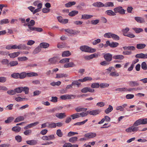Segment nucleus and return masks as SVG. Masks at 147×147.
Segmentation results:
<instances>
[{"label": "nucleus", "mask_w": 147, "mask_h": 147, "mask_svg": "<svg viewBox=\"0 0 147 147\" xmlns=\"http://www.w3.org/2000/svg\"><path fill=\"white\" fill-rule=\"evenodd\" d=\"M71 55V53L69 51H63L62 53V56L63 57H68Z\"/></svg>", "instance_id": "nucleus-28"}, {"label": "nucleus", "mask_w": 147, "mask_h": 147, "mask_svg": "<svg viewBox=\"0 0 147 147\" xmlns=\"http://www.w3.org/2000/svg\"><path fill=\"white\" fill-rule=\"evenodd\" d=\"M109 61H107L106 60L101 62L100 63V64L102 66H105L109 65L110 63Z\"/></svg>", "instance_id": "nucleus-62"}, {"label": "nucleus", "mask_w": 147, "mask_h": 147, "mask_svg": "<svg viewBox=\"0 0 147 147\" xmlns=\"http://www.w3.org/2000/svg\"><path fill=\"white\" fill-rule=\"evenodd\" d=\"M49 46V44L46 42H42L40 44V46L41 48L46 49Z\"/></svg>", "instance_id": "nucleus-22"}, {"label": "nucleus", "mask_w": 147, "mask_h": 147, "mask_svg": "<svg viewBox=\"0 0 147 147\" xmlns=\"http://www.w3.org/2000/svg\"><path fill=\"white\" fill-rule=\"evenodd\" d=\"M71 117L72 118V119H74L80 117L79 113H77L72 115H71Z\"/></svg>", "instance_id": "nucleus-46"}, {"label": "nucleus", "mask_w": 147, "mask_h": 147, "mask_svg": "<svg viewBox=\"0 0 147 147\" xmlns=\"http://www.w3.org/2000/svg\"><path fill=\"white\" fill-rule=\"evenodd\" d=\"M39 123V122L38 121H36L34 123H30L29 124H28V126H29V127H30V128L32 127L35 126L38 124Z\"/></svg>", "instance_id": "nucleus-60"}, {"label": "nucleus", "mask_w": 147, "mask_h": 147, "mask_svg": "<svg viewBox=\"0 0 147 147\" xmlns=\"http://www.w3.org/2000/svg\"><path fill=\"white\" fill-rule=\"evenodd\" d=\"M128 85L130 87H134L139 86V83L138 81H130L127 83Z\"/></svg>", "instance_id": "nucleus-8"}, {"label": "nucleus", "mask_w": 147, "mask_h": 147, "mask_svg": "<svg viewBox=\"0 0 147 147\" xmlns=\"http://www.w3.org/2000/svg\"><path fill=\"white\" fill-rule=\"evenodd\" d=\"M68 76V75L67 74H56V78H61L63 77H67Z\"/></svg>", "instance_id": "nucleus-25"}, {"label": "nucleus", "mask_w": 147, "mask_h": 147, "mask_svg": "<svg viewBox=\"0 0 147 147\" xmlns=\"http://www.w3.org/2000/svg\"><path fill=\"white\" fill-rule=\"evenodd\" d=\"M21 128L20 127L18 126L14 127L12 129V130L13 131L16 132H19L21 130Z\"/></svg>", "instance_id": "nucleus-36"}, {"label": "nucleus", "mask_w": 147, "mask_h": 147, "mask_svg": "<svg viewBox=\"0 0 147 147\" xmlns=\"http://www.w3.org/2000/svg\"><path fill=\"white\" fill-rule=\"evenodd\" d=\"M101 111L99 109H96L90 111H88L89 114L93 115H97Z\"/></svg>", "instance_id": "nucleus-12"}, {"label": "nucleus", "mask_w": 147, "mask_h": 147, "mask_svg": "<svg viewBox=\"0 0 147 147\" xmlns=\"http://www.w3.org/2000/svg\"><path fill=\"white\" fill-rule=\"evenodd\" d=\"M105 13L111 16H115L116 15L115 12L111 10H109L106 11Z\"/></svg>", "instance_id": "nucleus-24"}, {"label": "nucleus", "mask_w": 147, "mask_h": 147, "mask_svg": "<svg viewBox=\"0 0 147 147\" xmlns=\"http://www.w3.org/2000/svg\"><path fill=\"white\" fill-rule=\"evenodd\" d=\"M78 13V11H72L69 13V15L70 16L73 17L77 14Z\"/></svg>", "instance_id": "nucleus-37"}, {"label": "nucleus", "mask_w": 147, "mask_h": 147, "mask_svg": "<svg viewBox=\"0 0 147 147\" xmlns=\"http://www.w3.org/2000/svg\"><path fill=\"white\" fill-rule=\"evenodd\" d=\"M55 116L59 119H62L66 117L65 113H57L56 114Z\"/></svg>", "instance_id": "nucleus-17"}, {"label": "nucleus", "mask_w": 147, "mask_h": 147, "mask_svg": "<svg viewBox=\"0 0 147 147\" xmlns=\"http://www.w3.org/2000/svg\"><path fill=\"white\" fill-rule=\"evenodd\" d=\"M19 76L20 79H24L26 76V73L25 72H23L20 74H19Z\"/></svg>", "instance_id": "nucleus-43"}, {"label": "nucleus", "mask_w": 147, "mask_h": 147, "mask_svg": "<svg viewBox=\"0 0 147 147\" xmlns=\"http://www.w3.org/2000/svg\"><path fill=\"white\" fill-rule=\"evenodd\" d=\"M96 136V134L94 133H89L85 134L84 136L85 137L88 138H94Z\"/></svg>", "instance_id": "nucleus-13"}, {"label": "nucleus", "mask_w": 147, "mask_h": 147, "mask_svg": "<svg viewBox=\"0 0 147 147\" xmlns=\"http://www.w3.org/2000/svg\"><path fill=\"white\" fill-rule=\"evenodd\" d=\"M112 34L113 33L111 32L106 33L104 34V36L105 38H111Z\"/></svg>", "instance_id": "nucleus-50"}, {"label": "nucleus", "mask_w": 147, "mask_h": 147, "mask_svg": "<svg viewBox=\"0 0 147 147\" xmlns=\"http://www.w3.org/2000/svg\"><path fill=\"white\" fill-rule=\"evenodd\" d=\"M65 31L66 32H67L68 33L73 34H76V32L74 31V30L69 29H65Z\"/></svg>", "instance_id": "nucleus-39"}, {"label": "nucleus", "mask_w": 147, "mask_h": 147, "mask_svg": "<svg viewBox=\"0 0 147 147\" xmlns=\"http://www.w3.org/2000/svg\"><path fill=\"white\" fill-rule=\"evenodd\" d=\"M104 57L105 60L109 62L112 60V56L111 54L108 53L104 54Z\"/></svg>", "instance_id": "nucleus-9"}, {"label": "nucleus", "mask_w": 147, "mask_h": 147, "mask_svg": "<svg viewBox=\"0 0 147 147\" xmlns=\"http://www.w3.org/2000/svg\"><path fill=\"white\" fill-rule=\"evenodd\" d=\"M78 139L77 137H73L69 139V141L72 143H75L77 141Z\"/></svg>", "instance_id": "nucleus-33"}, {"label": "nucleus", "mask_w": 147, "mask_h": 147, "mask_svg": "<svg viewBox=\"0 0 147 147\" xmlns=\"http://www.w3.org/2000/svg\"><path fill=\"white\" fill-rule=\"evenodd\" d=\"M31 31H35L38 32H40L42 31L43 29L40 28L34 27L33 28H32V30H31Z\"/></svg>", "instance_id": "nucleus-45"}, {"label": "nucleus", "mask_w": 147, "mask_h": 147, "mask_svg": "<svg viewBox=\"0 0 147 147\" xmlns=\"http://www.w3.org/2000/svg\"><path fill=\"white\" fill-rule=\"evenodd\" d=\"M100 86L99 84L98 83H92L91 85L92 88H98Z\"/></svg>", "instance_id": "nucleus-49"}, {"label": "nucleus", "mask_w": 147, "mask_h": 147, "mask_svg": "<svg viewBox=\"0 0 147 147\" xmlns=\"http://www.w3.org/2000/svg\"><path fill=\"white\" fill-rule=\"evenodd\" d=\"M95 54H91L89 55H87L84 57L85 59L88 60L93 58L95 57Z\"/></svg>", "instance_id": "nucleus-35"}, {"label": "nucleus", "mask_w": 147, "mask_h": 147, "mask_svg": "<svg viewBox=\"0 0 147 147\" xmlns=\"http://www.w3.org/2000/svg\"><path fill=\"white\" fill-rule=\"evenodd\" d=\"M92 5L94 7H102L105 6V4L99 2L94 3Z\"/></svg>", "instance_id": "nucleus-16"}, {"label": "nucleus", "mask_w": 147, "mask_h": 147, "mask_svg": "<svg viewBox=\"0 0 147 147\" xmlns=\"http://www.w3.org/2000/svg\"><path fill=\"white\" fill-rule=\"evenodd\" d=\"M88 120V119H86L83 121L76 123L74 124V125H80L84 124Z\"/></svg>", "instance_id": "nucleus-44"}, {"label": "nucleus", "mask_w": 147, "mask_h": 147, "mask_svg": "<svg viewBox=\"0 0 147 147\" xmlns=\"http://www.w3.org/2000/svg\"><path fill=\"white\" fill-rule=\"evenodd\" d=\"M133 125L136 126H138L140 125H142L141 119H139L136 121L133 124Z\"/></svg>", "instance_id": "nucleus-48"}, {"label": "nucleus", "mask_w": 147, "mask_h": 147, "mask_svg": "<svg viewBox=\"0 0 147 147\" xmlns=\"http://www.w3.org/2000/svg\"><path fill=\"white\" fill-rule=\"evenodd\" d=\"M113 58L115 59L122 60L124 59V57L122 55H118L113 56Z\"/></svg>", "instance_id": "nucleus-23"}, {"label": "nucleus", "mask_w": 147, "mask_h": 147, "mask_svg": "<svg viewBox=\"0 0 147 147\" xmlns=\"http://www.w3.org/2000/svg\"><path fill=\"white\" fill-rule=\"evenodd\" d=\"M12 49H18L20 50L26 49L27 48V47L25 45L20 44L18 45H12Z\"/></svg>", "instance_id": "nucleus-6"}, {"label": "nucleus", "mask_w": 147, "mask_h": 147, "mask_svg": "<svg viewBox=\"0 0 147 147\" xmlns=\"http://www.w3.org/2000/svg\"><path fill=\"white\" fill-rule=\"evenodd\" d=\"M93 16L92 15L88 14H84L82 15L81 19H90Z\"/></svg>", "instance_id": "nucleus-38"}, {"label": "nucleus", "mask_w": 147, "mask_h": 147, "mask_svg": "<svg viewBox=\"0 0 147 147\" xmlns=\"http://www.w3.org/2000/svg\"><path fill=\"white\" fill-rule=\"evenodd\" d=\"M76 96V95H74L66 94L61 96L60 98L62 100H65L70 99H74L75 98Z\"/></svg>", "instance_id": "nucleus-7"}, {"label": "nucleus", "mask_w": 147, "mask_h": 147, "mask_svg": "<svg viewBox=\"0 0 147 147\" xmlns=\"http://www.w3.org/2000/svg\"><path fill=\"white\" fill-rule=\"evenodd\" d=\"M58 21L60 23L63 24H66L68 23V20L67 19H63L61 16H58L57 17Z\"/></svg>", "instance_id": "nucleus-10"}, {"label": "nucleus", "mask_w": 147, "mask_h": 147, "mask_svg": "<svg viewBox=\"0 0 147 147\" xmlns=\"http://www.w3.org/2000/svg\"><path fill=\"white\" fill-rule=\"evenodd\" d=\"M9 23V20L7 19H4L0 21V24L1 25L4 24H8Z\"/></svg>", "instance_id": "nucleus-47"}, {"label": "nucleus", "mask_w": 147, "mask_h": 147, "mask_svg": "<svg viewBox=\"0 0 147 147\" xmlns=\"http://www.w3.org/2000/svg\"><path fill=\"white\" fill-rule=\"evenodd\" d=\"M113 10L115 13H119L121 15L125 14V10L123 9L122 7L119 6L115 8Z\"/></svg>", "instance_id": "nucleus-4"}, {"label": "nucleus", "mask_w": 147, "mask_h": 147, "mask_svg": "<svg viewBox=\"0 0 147 147\" xmlns=\"http://www.w3.org/2000/svg\"><path fill=\"white\" fill-rule=\"evenodd\" d=\"M76 4V2L73 1L72 2H69L67 3H66L65 4V6L66 7H71L72 5H74Z\"/></svg>", "instance_id": "nucleus-29"}, {"label": "nucleus", "mask_w": 147, "mask_h": 147, "mask_svg": "<svg viewBox=\"0 0 147 147\" xmlns=\"http://www.w3.org/2000/svg\"><path fill=\"white\" fill-rule=\"evenodd\" d=\"M56 134L59 137H61L63 135L62 132L60 129H58L57 130Z\"/></svg>", "instance_id": "nucleus-63"}, {"label": "nucleus", "mask_w": 147, "mask_h": 147, "mask_svg": "<svg viewBox=\"0 0 147 147\" xmlns=\"http://www.w3.org/2000/svg\"><path fill=\"white\" fill-rule=\"evenodd\" d=\"M109 76L113 77H117L119 76V74L116 72H112L110 74Z\"/></svg>", "instance_id": "nucleus-59"}, {"label": "nucleus", "mask_w": 147, "mask_h": 147, "mask_svg": "<svg viewBox=\"0 0 147 147\" xmlns=\"http://www.w3.org/2000/svg\"><path fill=\"white\" fill-rule=\"evenodd\" d=\"M57 57H54L50 58L49 60V61L51 64H55L57 61Z\"/></svg>", "instance_id": "nucleus-19"}, {"label": "nucleus", "mask_w": 147, "mask_h": 147, "mask_svg": "<svg viewBox=\"0 0 147 147\" xmlns=\"http://www.w3.org/2000/svg\"><path fill=\"white\" fill-rule=\"evenodd\" d=\"M76 65L73 62H71L65 64L63 65V67L64 68H67L70 67H74Z\"/></svg>", "instance_id": "nucleus-20"}, {"label": "nucleus", "mask_w": 147, "mask_h": 147, "mask_svg": "<svg viewBox=\"0 0 147 147\" xmlns=\"http://www.w3.org/2000/svg\"><path fill=\"white\" fill-rule=\"evenodd\" d=\"M61 82L60 81H58L57 82H53L50 83V85L53 86H59L61 84Z\"/></svg>", "instance_id": "nucleus-53"}, {"label": "nucleus", "mask_w": 147, "mask_h": 147, "mask_svg": "<svg viewBox=\"0 0 147 147\" xmlns=\"http://www.w3.org/2000/svg\"><path fill=\"white\" fill-rule=\"evenodd\" d=\"M119 45V44L118 42H113L111 43L110 47L112 48H115L117 47Z\"/></svg>", "instance_id": "nucleus-58"}, {"label": "nucleus", "mask_w": 147, "mask_h": 147, "mask_svg": "<svg viewBox=\"0 0 147 147\" xmlns=\"http://www.w3.org/2000/svg\"><path fill=\"white\" fill-rule=\"evenodd\" d=\"M125 51L123 52L122 54L124 55H129L132 53L131 51H134L135 47L133 46H125L123 47Z\"/></svg>", "instance_id": "nucleus-1"}, {"label": "nucleus", "mask_w": 147, "mask_h": 147, "mask_svg": "<svg viewBox=\"0 0 147 147\" xmlns=\"http://www.w3.org/2000/svg\"><path fill=\"white\" fill-rule=\"evenodd\" d=\"M129 30V28L128 27L126 28L125 29H123L122 30V32L123 33V34L124 36H126L127 35V33Z\"/></svg>", "instance_id": "nucleus-41"}, {"label": "nucleus", "mask_w": 147, "mask_h": 147, "mask_svg": "<svg viewBox=\"0 0 147 147\" xmlns=\"http://www.w3.org/2000/svg\"><path fill=\"white\" fill-rule=\"evenodd\" d=\"M132 29L135 31L136 33H139L143 31V29L141 28H133Z\"/></svg>", "instance_id": "nucleus-54"}, {"label": "nucleus", "mask_w": 147, "mask_h": 147, "mask_svg": "<svg viewBox=\"0 0 147 147\" xmlns=\"http://www.w3.org/2000/svg\"><path fill=\"white\" fill-rule=\"evenodd\" d=\"M142 68L144 70H146L147 69V65L145 62H143L141 64Z\"/></svg>", "instance_id": "nucleus-64"}, {"label": "nucleus", "mask_w": 147, "mask_h": 147, "mask_svg": "<svg viewBox=\"0 0 147 147\" xmlns=\"http://www.w3.org/2000/svg\"><path fill=\"white\" fill-rule=\"evenodd\" d=\"M80 49L82 51L92 53L95 52L96 50L94 49L91 48L86 45H82L80 47Z\"/></svg>", "instance_id": "nucleus-2"}, {"label": "nucleus", "mask_w": 147, "mask_h": 147, "mask_svg": "<svg viewBox=\"0 0 147 147\" xmlns=\"http://www.w3.org/2000/svg\"><path fill=\"white\" fill-rule=\"evenodd\" d=\"M88 111H87L86 112H83L81 113H79V115L80 117H83L87 116L88 114Z\"/></svg>", "instance_id": "nucleus-56"}, {"label": "nucleus", "mask_w": 147, "mask_h": 147, "mask_svg": "<svg viewBox=\"0 0 147 147\" xmlns=\"http://www.w3.org/2000/svg\"><path fill=\"white\" fill-rule=\"evenodd\" d=\"M134 19L138 22L140 23H142L145 22L144 19L140 17H136L134 18Z\"/></svg>", "instance_id": "nucleus-15"}, {"label": "nucleus", "mask_w": 147, "mask_h": 147, "mask_svg": "<svg viewBox=\"0 0 147 147\" xmlns=\"http://www.w3.org/2000/svg\"><path fill=\"white\" fill-rule=\"evenodd\" d=\"M48 125L47 127L49 128H55L56 127L55 123L53 122H48Z\"/></svg>", "instance_id": "nucleus-31"}, {"label": "nucleus", "mask_w": 147, "mask_h": 147, "mask_svg": "<svg viewBox=\"0 0 147 147\" xmlns=\"http://www.w3.org/2000/svg\"><path fill=\"white\" fill-rule=\"evenodd\" d=\"M146 47V45L144 44L140 43L136 45V48L138 49H142Z\"/></svg>", "instance_id": "nucleus-27"}, {"label": "nucleus", "mask_w": 147, "mask_h": 147, "mask_svg": "<svg viewBox=\"0 0 147 147\" xmlns=\"http://www.w3.org/2000/svg\"><path fill=\"white\" fill-rule=\"evenodd\" d=\"M18 64V62L17 61H11L9 62L8 64V67H12L16 66Z\"/></svg>", "instance_id": "nucleus-21"}, {"label": "nucleus", "mask_w": 147, "mask_h": 147, "mask_svg": "<svg viewBox=\"0 0 147 147\" xmlns=\"http://www.w3.org/2000/svg\"><path fill=\"white\" fill-rule=\"evenodd\" d=\"M87 108H80V107H77L75 109V110L78 112L86 111L87 110Z\"/></svg>", "instance_id": "nucleus-34"}, {"label": "nucleus", "mask_w": 147, "mask_h": 147, "mask_svg": "<svg viewBox=\"0 0 147 147\" xmlns=\"http://www.w3.org/2000/svg\"><path fill=\"white\" fill-rule=\"evenodd\" d=\"M69 59L65 58L63 59L60 61L59 62L61 63H68L69 62Z\"/></svg>", "instance_id": "nucleus-52"}, {"label": "nucleus", "mask_w": 147, "mask_h": 147, "mask_svg": "<svg viewBox=\"0 0 147 147\" xmlns=\"http://www.w3.org/2000/svg\"><path fill=\"white\" fill-rule=\"evenodd\" d=\"M111 38H112L113 40H119L120 39V38L118 36L113 33Z\"/></svg>", "instance_id": "nucleus-51"}, {"label": "nucleus", "mask_w": 147, "mask_h": 147, "mask_svg": "<svg viewBox=\"0 0 147 147\" xmlns=\"http://www.w3.org/2000/svg\"><path fill=\"white\" fill-rule=\"evenodd\" d=\"M24 120V117L23 116H20L16 118L15 121V122H18L20 121H23Z\"/></svg>", "instance_id": "nucleus-42"}, {"label": "nucleus", "mask_w": 147, "mask_h": 147, "mask_svg": "<svg viewBox=\"0 0 147 147\" xmlns=\"http://www.w3.org/2000/svg\"><path fill=\"white\" fill-rule=\"evenodd\" d=\"M26 143L30 145H36L37 143V140H32L26 141Z\"/></svg>", "instance_id": "nucleus-18"}, {"label": "nucleus", "mask_w": 147, "mask_h": 147, "mask_svg": "<svg viewBox=\"0 0 147 147\" xmlns=\"http://www.w3.org/2000/svg\"><path fill=\"white\" fill-rule=\"evenodd\" d=\"M38 76V74L35 72H32L26 73V76L28 77L36 76Z\"/></svg>", "instance_id": "nucleus-32"}, {"label": "nucleus", "mask_w": 147, "mask_h": 147, "mask_svg": "<svg viewBox=\"0 0 147 147\" xmlns=\"http://www.w3.org/2000/svg\"><path fill=\"white\" fill-rule=\"evenodd\" d=\"M19 73H14L11 75V77L15 79L19 78Z\"/></svg>", "instance_id": "nucleus-55"}, {"label": "nucleus", "mask_w": 147, "mask_h": 147, "mask_svg": "<svg viewBox=\"0 0 147 147\" xmlns=\"http://www.w3.org/2000/svg\"><path fill=\"white\" fill-rule=\"evenodd\" d=\"M15 90L16 93H21L22 91L24 92L26 94H28L29 93V88L26 86L18 87L15 89Z\"/></svg>", "instance_id": "nucleus-3"}, {"label": "nucleus", "mask_w": 147, "mask_h": 147, "mask_svg": "<svg viewBox=\"0 0 147 147\" xmlns=\"http://www.w3.org/2000/svg\"><path fill=\"white\" fill-rule=\"evenodd\" d=\"M41 51V47L40 46H38L32 52V53L34 55L37 54L40 52Z\"/></svg>", "instance_id": "nucleus-30"}, {"label": "nucleus", "mask_w": 147, "mask_h": 147, "mask_svg": "<svg viewBox=\"0 0 147 147\" xmlns=\"http://www.w3.org/2000/svg\"><path fill=\"white\" fill-rule=\"evenodd\" d=\"M20 53L19 52H15L12 53H9L8 55L10 58H14L18 56Z\"/></svg>", "instance_id": "nucleus-14"}, {"label": "nucleus", "mask_w": 147, "mask_h": 147, "mask_svg": "<svg viewBox=\"0 0 147 147\" xmlns=\"http://www.w3.org/2000/svg\"><path fill=\"white\" fill-rule=\"evenodd\" d=\"M35 24V21L33 20H31L29 24L28 25V27L29 30H27L28 31L31 32V30H32V28H33L34 27L32 26H34Z\"/></svg>", "instance_id": "nucleus-11"}, {"label": "nucleus", "mask_w": 147, "mask_h": 147, "mask_svg": "<svg viewBox=\"0 0 147 147\" xmlns=\"http://www.w3.org/2000/svg\"><path fill=\"white\" fill-rule=\"evenodd\" d=\"M113 109L112 106L111 105H109V106L108 108L105 110V112L107 114H108L112 111H113Z\"/></svg>", "instance_id": "nucleus-26"}, {"label": "nucleus", "mask_w": 147, "mask_h": 147, "mask_svg": "<svg viewBox=\"0 0 147 147\" xmlns=\"http://www.w3.org/2000/svg\"><path fill=\"white\" fill-rule=\"evenodd\" d=\"M139 127L136 126L133 124L132 126L126 129L125 131L127 132H135L139 131Z\"/></svg>", "instance_id": "nucleus-5"}, {"label": "nucleus", "mask_w": 147, "mask_h": 147, "mask_svg": "<svg viewBox=\"0 0 147 147\" xmlns=\"http://www.w3.org/2000/svg\"><path fill=\"white\" fill-rule=\"evenodd\" d=\"M1 63L4 65H7V66L8 67V64L9 63V60L6 59H3L1 61Z\"/></svg>", "instance_id": "nucleus-40"}, {"label": "nucleus", "mask_w": 147, "mask_h": 147, "mask_svg": "<svg viewBox=\"0 0 147 147\" xmlns=\"http://www.w3.org/2000/svg\"><path fill=\"white\" fill-rule=\"evenodd\" d=\"M114 6L113 3L112 2H108L106 3L105 5V7H113Z\"/></svg>", "instance_id": "nucleus-57"}, {"label": "nucleus", "mask_w": 147, "mask_h": 147, "mask_svg": "<svg viewBox=\"0 0 147 147\" xmlns=\"http://www.w3.org/2000/svg\"><path fill=\"white\" fill-rule=\"evenodd\" d=\"M99 85L100 87L101 88L107 87L109 86V84L105 83H101Z\"/></svg>", "instance_id": "nucleus-61"}]
</instances>
